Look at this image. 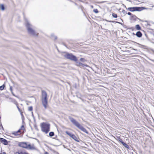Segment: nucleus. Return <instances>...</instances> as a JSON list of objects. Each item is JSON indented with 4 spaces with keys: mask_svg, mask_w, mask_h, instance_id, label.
Here are the masks:
<instances>
[{
    "mask_svg": "<svg viewBox=\"0 0 154 154\" xmlns=\"http://www.w3.org/2000/svg\"><path fill=\"white\" fill-rule=\"evenodd\" d=\"M11 93L14 96L16 97V96L14 94L13 92V91L11 92Z\"/></svg>",
    "mask_w": 154,
    "mask_h": 154,
    "instance_id": "nucleus-31",
    "label": "nucleus"
},
{
    "mask_svg": "<svg viewBox=\"0 0 154 154\" xmlns=\"http://www.w3.org/2000/svg\"><path fill=\"white\" fill-rule=\"evenodd\" d=\"M135 28L137 30H140L141 29V27L139 24H137L135 26Z\"/></svg>",
    "mask_w": 154,
    "mask_h": 154,
    "instance_id": "nucleus-14",
    "label": "nucleus"
},
{
    "mask_svg": "<svg viewBox=\"0 0 154 154\" xmlns=\"http://www.w3.org/2000/svg\"><path fill=\"white\" fill-rule=\"evenodd\" d=\"M10 90L11 92L13 91H12V87L11 86H10Z\"/></svg>",
    "mask_w": 154,
    "mask_h": 154,
    "instance_id": "nucleus-28",
    "label": "nucleus"
},
{
    "mask_svg": "<svg viewBox=\"0 0 154 154\" xmlns=\"http://www.w3.org/2000/svg\"><path fill=\"white\" fill-rule=\"evenodd\" d=\"M79 64H80V65L81 66H88L87 65H85L83 64L82 63H79Z\"/></svg>",
    "mask_w": 154,
    "mask_h": 154,
    "instance_id": "nucleus-25",
    "label": "nucleus"
},
{
    "mask_svg": "<svg viewBox=\"0 0 154 154\" xmlns=\"http://www.w3.org/2000/svg\"><path fill=\"white\" fill-rule=\"evenodd\" d=\"M20 129L21 130H24V127L23 125H22L21 126Z\"/></svg>",
    "mask_w": 154,
    "mask_h": 154,
    "instance_id": "nucleus-24",
    "label": "nucleus"
},
{
    "mask_svg": "<svg viewBox=\"0 0 154 154\" xmlns=\"http://www.w3.org/2000/svg\"><path fill=\"white\" fill-rule=\"evenodd\" d=\"M122 144L126 148L129 149V146L127 145L124 142H123V143H122Z\"/></svg>",
    "mask_w": 154,
    "mask_h": 154,
    "instance_id": "nucleus-13",
    "label": "nucleus"
},
{
    "mask_svg": "<svg viewBox=\"0 0 154 154\" xmlns=\"http://www.w3.org/2000/svg\"><path fill=\"white\" fill-rule=\"evenodd\" d=\"M2 154H6V153L5 152H3Z\"/></svg>",
    "mask_w": 154,
    "mask_h": 154,
    "instance_id": "nucleus-35",
    "label": "nucleus"
},
{
    "mask_svg": "<svg viewBox=\"0 0 154 154\" xmlns=\"http://www.w3.org/2000/svg\"><path fill=\"white\" fill-rule=\"evenodd\" d=\"M0 128L1 129H2L3 130H4V128L3 127L2 125L1 124L0 125Z\"/></svg>",
    "mask_w": 154,
    "mask_h": 154,
    "instance_id": "nucleus-26",
    "label": "nucleus"
},
{
    "mask_svg": "<svg viewBox=\"0 0 154 154\" xmlns=\"http://www.w3.org/2000/svg\"><path fill=\"white\" fill-rule=\"evenodd\" d=\"M136 35L139 38H140L142 35V33L140 31H138L136 34Z\"/></svg>",
    "mask_w": 154,
    "mask_h": 154,
    "instance_id": "nucleus-11",
    "label": "nucleus"
},
{
    "mask_svg": "<svg viewBox=\"0 0 154 154\" xmlns=\"http://www.w3.org/2000/svg\"><path fill=\"white\" fill-rule=\"evenodd\" d=\"M91 8H93V6H91Z\"/></svg>",
    "mask_w": 154,
    "mask_h": 154,
    "instance_id": "nucleus-38",
    "label": "nucleus"
},
{
    "mask_svg": "<svg viewBox=\"0 0 154 154\" xmlns=\"http://www.w3.org/2000/svg\"><path fill=\"white\" fill-rule=\"evenodd\" d=\"M41 129L43 132L47 134L50 130V125L43 122L41 124Z\"/></svg>",
    "mask_w": 154,
    "mask_h": 154,
    "instance_id": "nucleus-4",
    "label": "nucleus"
},
{
    "mask_svg": "<svg viewBox=\"0 0 154 154\" xmlns=\"http://www.w3.org/2000/svg\"><path fill=\"white\" fill-rule=\"evenodd\" d=\"M12 134H14V135L17 136L18 135L20 134L18 133V132H14L12 133Z\"/></svg>",
    "mask_w": 154,
    "mask_h": 154,
    "instance_id": "nucleus-18",
    "label": "nucleus"
},
{
    "mask_svg": "<svg viewBox=\"0 0 154 154\" xmlns=\"http://www.w3.org/2000/svg\"><path fill=\"white\" fill-rule=\"evenodd\" d=\"M117 140L119 142H120L122 144L123 143V141L122 140V139H121L119 137H118V138H117Z\"/></svg>",
    "mask_w": 154,
    "mask_h": 154,
    "instance_id": "nucleus-15",
    "label": "nucleus"
},
{
    "mask_svg": "<svg viewBox=\"0 0 154 154\" xmlns=\"http://www.w3.org/2000/svg\"><path fill=\"white\" fill-rule=\"evenodd\" d=\"M5 87V85L3 84V85L0 86V90H2Z\"/></svg>",
    "mask_w": 154,
    "mask_h": 154,
    "instance_id": "nucleus-17",
    "label": "nucleus"
},
{
    "mask_svg": "<svg viewBox=\"0 0 154 154\" xmlns=\"http://www.w3.org/2000/svg\"><path fill=\"white\" fill-rule=\"evenodd\" d=\"M109 22H113V23H114V22H116L115 21H109Z\"/></svg>",
    "mask_w": 154,
    "mask_h": 154,
    "instance_id": "nucleus-33",
    "label": "nucleus"
},
{
    "mask_svg": "<svg viewBox=\"0 0 154 154\" xmlns=\"http://www.w3.org/2000/svg\"><path fill=\"white\" fill-rule=\"evenodd\" d=\"M0 141L1 143L5 145H7L8 144V142L7 140L4 138H0Z\"/></svg>",
    "mask_w": 154,
    "mask_h": 154,
    "instance_id": "nucleus-9",
    "label": "nucleus"
},
{
    "mask_svg": "<svg viewBox=\"0 0 154 154\" xmlns=\"http://www.w3.org/2000/svg\"><path fill=\"white\" fill-rule=\"evenodd\" d=\"M18 146L21 147L29 149H31L32 148L30 144H28L26 142H20L18 144Z\"/></svg>",
    "mask_w": 154,
    "mask_h": 154,
    "instance_id": "nucleus-6",
    "label": "nucleus"
},
{
    "mask_svg": "<svg viewBox=\"0 0 154 154\" xmlns=\"http://www.w3.org/2000/svg\"><path fill=\"white\" fill-rule=\"evenodd\" d=\"M137 17L135 15H132L130 18V20L132 22H134L136 20Z\"/></svg>",
    "mask_w": 154,
    "mask_h": 154,
    "instance_id": "nucleus-10",
    "label": "nucleus"
},
{
    "mask_svg": "<svg viewBox=\"0 0 154 154\" xmlns=\"http://www.w3.org/2000/svg\"><path fill=\"white\" fill-rule=\"evenodd\" d=\"M51 38L53 40H55L57 39V37L54 34H51Z\"/></svg>",
    "mask_w": 154,
    "mask_h": 154,
    "instance_id": "nucleus-12",
    "label": "nucleus"
},
{
    "mask_svg": "<svg viewBox=\"0 0 154 154\" xmlns=\"http://www.w3.org/2000/svg\"><path fill=\"white\" fill-rule=\"evenodd\" d=\"M0 8L2 10H4L5 9L4 6L2 4L1 5Z\"/></svg>",
    "mask_w": 154,
    "mask_h": 154,
    "instance_id": "nucleus-19",
    "label": "nucleus"
},
{
    "mask_svg": "<svg viewBox=\"0 0 154 154\" xmlns=\"http://www.w3.org/2000/svg\"><path fill=\"white\" fill-rule=\"evenodd\" d=\"M65 133L66 134L69 135L70 137H71L75 141H76L77 142L79 141L78 140L77 137H76L74 134L69 132L67 131H66Z\"/></svg>",
    "mask_w": 154,
    "mask_h": 154,
    "instance_id": "nucleus-8",
    "label": "nucleus"
},
{
    "mask_svg": "<svg viewBox=\"0 0 154 154\" xmlns=\"http://www.w3.org/2000/svg\"><path fill=\"white\" fill-rule=\"evenodd\" d=\"M0 154H2V153H0Z\"/></svg>",
    "mask_w": 154,
    "mask_h": 154,
    "instance_id": "nucleus-39",
    "label": "nucleus"
},
{
    "mask_svg": "<svg viewBox=\"0 0 154 154\" xmlns=\"http://www.w3.org/2000/svg\"><path fill=\"white\" fill-rule=\"evenodd\" d=\"M33 108L32 106H29L28 107V110L29 111H31L32 110Z\"/></svg>",
    "mask_w": 154,
    "mask_h": 154,
    "instance_id": "nucleus-23",
    "label": "nucleus"
},
{
    "mask_svg": "<svg viewBox=\"0 0 154 154\" xmlns=\"http://www.w3.org/2000/svg\"><path fill=\"white\" fill-rule=\"evenodd\" d=\"M26 26L27 28L28 32L30 35L33 36H37L38 35V34L36 33L35 30L32 29V25L28 21H26Z\"/></svg>",
    "mask_w": 154,
    "mask_h": 154,
    "instance_id": "nucleus-2",
    "label": "nucleus"
},
{
    "mask_svg": "<svg viewBox=\"0 0 154 154\" xmlns=\"http://www.w3.org/2000/svg\"><path fill=\"white\" fill-rule=\"evenodd\" d=\"M122 12L124 14H125L126 13V12L124 10H123L122 11Z\"/></svg>",
    "mask_w": 154,
    "mask_h": 154,
    "instance_id": "nucleus-30",
    "label": "nucleus"
},
{
    "mask_svg": "<svg viewBox=\"0 0 154 154\" xmlns=\"http://www.w3.org/2000/svg\"><path fill=\"white\" fill-rule=\"evenodd\" d=\"M49 135L50 137H52L54 135V133L53 132H51L49 133Z\"/></svg>",
    "mask_w": 154,
    "mask_h": 154,
    "instance_id": "nucleus-16",
    "label": "nucleus"
},
{
    "mask_svg": "<svg viewBox=\"0 0 154 154\" xmlns=\"http://www.w3.org/2000/svg\"><path fill=\"white\" fill-rule=\"evenodd\" d=\"M80 60L81 61H82L83 62H84L86 61L85 60L84 58H81L80 59Z\"/></svg>",
    "mask_w": 154,
    "mask_h": 154,
    "instance_id": "nucleus-21",
    "label": "nucleus"
},
{
    "mask_svg": "<svg viewBox=\"0 0 154 154\" xmlns=\"http://www.w3.org/2000/svg\"><path fill=\"white\" fill-rule=\"evenodd\" d=\"M80 99L82 101H83V100L81 98H80Z\"/></svg>",
    "mask_w": 154,
    "mask_h": 154,
    "instance_id": "nucleus-36",
    "label": "nucleus"
},
{
    "mask_svg": "<svg viewBox=\"0 0 154 154\" xmlns=\"http://www.w3.org/2000/svg\"><path fill=\"white\" fill-rule=\"evenodd\" d=\"M17 108H18V109H19V107L18 106H17Z\"/></svg>",
    "mask_w": 154,
    "mask_h": 154,
    "instance_id": "nucleus-37",
    "label": "nucleus"
},
{
    "mask_svg": "<svg viewBox=\"0 0 154 154\" xmlns=\"http://www.w3.org/2000/svg\"><path fill=\"white\" fill-rule=\"evenodd\" d=\"M69 119L70 120L71 122L77 128L80 129L82 131L86 134H88V131L83 126L80 125V124L77 121H76L73 118L69 116L68 117Z\"/></svg>",
    "mask_w": 154,
    "mask_h": 154,
    "instance_id": "nucleus-1",
    "label": "nucleus"
},
{
    "mask_svg": "<svg viewBox=\"0 0 154 154\" xmlns=\"http://www.w3.org/2000/svg\"><path fill=\"white\" fill-rule=\"evenodd\" d=\"M146 9L145 8L143 7H129L127 8L129 11L131 12L134 11H140L143 9Z\"/></svg>",
    "mask_w": 154,
    "mask_h": 154,
    "instance_id": "nucleus-7",
    "label": "nucleus"
},
{
    "mask_svg": "<svg viewBox=\"0 0 154 154\" xmlns=\"http://www.w3.org/2000/svg\"><path fill=\"white\" fill-rule=\"evenodd\" d=\"M93 11L96 13H98V10L97 9H94L93 10Z\"/></svg>",
    "mask_w": 154,
    "mask_h": 154,
    "instance_id": "nucleus-22",
    "label": "nucleus"
},
{
    "mask_svg": "<svg viewBox=\"0 0 154 154\" xmlns=\"http://www.w3.org/2000/svg\"><path fill=\"white\" fill-rule=\"evenodd\" d=\"M105 2H104V1H102V2H97V3L98 4H101V3H104Z\"/></svg>",
    "mask_w": 154,
    "mask_h": 154,
    "instance_id": "nucleus-27",
    "label": "nucleus"
},
{
    "mask_svg": "<svg viewBox=\"0 0 154 154\" xmlns=\"http://www.w3.org/2000/svg\"><path fill=\"white\" fill-rule=\"evenodd\" d=\"M17 132H18V133L19 132H20V129Z\"/></svg>",
    "mask_w": 154,
    "mask_h": 154,
    "instance_id": "nucleus-32",
    "label": "nucleus"
},
{
    "mask_svg": "<svg viewBox=\"0 0 154 154\" xmlns=\"http://www.w3.org/2000/svg\"><path fill=\"white\" fill-rule=\"evenodd\" d=\"M45 154H48V152H45Z\"/></svg>",
    "mask_w": 154,
    "mask_h": 154,
    "instance_id": "nucleus-34",
    "label": "nucleus"
},
{
    "mask_svg": "<svg viewBox=\"0 0 154 154\" xmlns=\"http://www.w3.org/2000/svg\"><path fill=\"white\" fill-rule=\"evenodd\" d=\"M64 57L70 60L76 62L77 59L76 56L72 54L67 53L64 55Z\"/></svg>",
    "mask_w": 154,
    "mask_h": 154,
    "instance_id": "nucleus-5",
    "label": "nucleus"
},
{
    "mask_svg": "<svg viewBox=\"0 0 154 154\" xmlns=\"http://www.w3.org/2000/svg\"><path fill=\"white\" fill-rule=\"evenodd\" d=\"M112 16L113 17L115 18H117L118 17L117 14L114 13L112 14Z\"/></svg>",
    "mask_w": 154,
    "mask_h": 154,
    "instance_id": "nucleus-20",
    "label": "nucleus"
},
{
    "mask_svg": "<svg viewBox=\"0 0 154 154\" xmlns=\"http://www.w3.org/2000/svg\"><path fill=\"white\" fill-rule=\"evenodd\" d=\"M127 14L129 15H132L131 13L130 12H128L127 13Z\"/></svg>",
    "mask_w": 154,
    "mask_h": 154,
    "instance_id": "nucleus-29",
    "label": "nucleus"
},
{
    "mask_svg": "<svg viewBox=\"0 0 154 154\" xmlns=\"http://www.w3.org/2000/svg\"><path fill=\"white\" fill-rule=\"evenodd\" d=\"M42 101L43 105L45 109H46L48 104L47 94L44 91H42Z\"/></svg>",
    "mask_w": 154,
    "mask_h": 154,
    "instance_id": "nucleus-3",
    "label": "nucleus"
}]
</instances>
